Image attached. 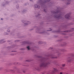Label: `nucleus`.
I'll use <instances>...</instances> for the list:
<instances>
[{
	"label": "nucleus",
	"mask_w": 74,
	"mask_h": 74,
	"mask_svg": "<svg viewBox=\"0 0 74 74\" xmlns=\"http://www.w3.org/2000/svg\"><path fill=\"white\" fill-rule=\"evenodd\" d=\"M7 32H10V30H7Z\"/></svg>",
	"instance_id": "12"
},
{
	"label": "nucleus",
	"mask_w": 74,
	"mask_h": 74,
	"mask_svg": "<svg viewBox=\"0 0 74 74\" xmlns=\"http://www.w3.org/2000/svg\"><path fill=\"white\" fill-rule=\"evenodd\" d=\"M1 20H3V18H1Z\"/></svg>",
	"instance_id": "20"
},
{
	"label": "nucleus",
	"mask_w": 74,
	"mask_h": 74,
	"mask_svg": "<svg viewBox=\"0 0 74 74\" xmlns=\"http://www.w3.org/2000/svg\"><path fill=\"white\" fill-rule=\"evenodd\" d=\"M30 1H32V0H29Z\"/></svg>",
	"instance_id": "21"
},
{
	"label": "nucleus",
	"mask_w": 74,
	"mask_h": 74,
	"mask_svg": "<svg viewBox=\"0 0 74 74\" xmlns=\"http://www.w3.org/2000/svg\"><path fill=\"white\" fill-rule=\"evenodd\" d=\"M70 60H68V61L69 62H70L71 61H73V60H71L70 58H69Z\"/></svg>",
	"instance_id": "5"
},
{
	"label": "nucleus",
	"mask_w": 74,
	"mask_h": 74,
	"mask_svg": "<svg viewBox=\"0 0 74 74\" xmlns=\"http://www.w3.org/2000/svg\"><path fill=\"white\" fill-rule=\"evenodd\" d=\"M47 66V64H45V63H44V62H43V63H42L40 65V67H45Z\"/></svg>",
	"instance_id": "1"
},
{
	"label": "nucleus",
	"mask_w": 74,
	"mask_h": 74,
	"mask_svg": "<svg viewBox=\"0 0 74 74\" xmlns=\"http://www.w3.org/2000/svg\"><path fill=\"white\" fill-rule=\"evenodd\" d=\"M16 41L18 42V40H16Z\"/></svg>",
	"instance_id": "24"
},
{
	"label": "nucleus",
	"mask_w": 74,
	"mask_h": 74,
	"mask_svg": "<svg viewBox=\"0 0 74 74\" xmlns=\"http://www.w3.org/2000/svg\"><path fill=\"white\" fill-rule=\"evenodd\" d=\"M36 69L37 70H38V69L36 68Z\"/></svg>",
	"instance_id": "22"
},
{
	"label": "nucleus",
	"mask_w": 74,
	"mask_h": 74,
	"mask_svg": "<svg viewBox=\"0 0 74 74\" xmlns=\"http://www.w3.org/2000/svg\"><path fill=\"white\" fill-rule=\"evenodd\" d=\"M22 22L25 25H28L29 24V23H30V22H27V23H24L25 22H26V21H25V20H22Z\"/></svg>",
	"instance_id": "3"
},
{
	"label": "nucleus",
	"mask_w": 74,
	"mask_h": 74,
	"mask_svg": "<svg viewBox=\"0 0 74 74\" xmlns=\"http://www.w3.org/2000/svg\"><path fill=\"white\" fill-rule=\"evenodd\" d=\"M52 12L53 13H55V12L54 11H52Z\"/></svg>",
	"instance_id": "18"
},
{
	"label": "nucleus",
	"mask_w": 74,
	"mask_h": 74,
	"mask_svg": "<svg viewBox=\"0 0 74 74\" xmlns=\"http://www.w3.org/2000/svg\"><path fill=\"white\" fill-rule=\"evenodd\" d=\"M8 48H10V47H8Z\"/></svg>",
	"instance_id": "27"
},
{
	"label": "nucleus",
	"mask_w": 74,
	"mask_h": 74,
	"mask_svg": "<svg viewBox=\"0 0 74 74\" xmlns=\"http://www.w3.org/2000/svg\"><path fill=\"white\" fill-rule=\"evenodd\" d=\"M15 54H11V55H14Z\"/></svg>",
	"instance_id": "19"
},
{
	"label": "nucleus",
	"mask_w": 74,
	"mask_h": 74,
	"mask_svg": "<svg viewBox=\"0 0 74 74\" xmlns=\"http://www.w3.org/2000/svg\"><path fill=\"white\" fill-rule=\"evenodd\" d=\"M63 72H60V74H63Z\"/></svg>",
	"instance_id": "13"
},
{
	"label": "nucleus",
	"mask_w": 74,
	"mask_h": 74,
	"mask_svg": "<svg viewBox=\"0 0 74 74\" xmlns=\"http://www.w3.org/2000/svg\"><path fill=\"white\" fill-rule=\"evenodd\" d=\"M27 49H28V50H29V46H28L27 47Z\"/></svg>",
	"instance_id": "11"
},
{
	"label": "nucleus",
	"mask_w": 74,
	"mask_h": 74,
	"mask_svg": "<svg viewBox=\"0 0 74 74\" xmlns=\"http://www.w3.org/2000/svg\"><path fill=\"white\" fill-rule=\"evenodd\" d=\"M62 67H64L65 66V64H62Z\"/></svg>",
	"instance_id": "9"
},
{
	"label": "nucleus",
	"mask_w": 74,
	"mask_h": 74,
	"mask_svg": "<svg viewBox=\"0 0 74 74\" xmlns=\"http://www.w3.org/2000/svg\"><path fill=\"white\" fill-rule=\"evenodd\" d=\"M16 7L17 8H18V7H19V5H16Z\"/></svg>",
	"instance_id": "14"
},
{
	"label": "nucleus",
	"mask_w": 74,
	"mask_h": 74,
	"mask_svg": "<svg viewBox=\"0 0 74 74\" xmlns=\"http://www.w3.org/2000/svg\"><path fill=\"white\" fill-rule=\"evenodd\" d=\"M51 31V29L49 30H47L48 31Z\"/></svg>",
	"instance_id": "15"
},
{
	"label": "nucleus",
	"mask_w": 74,
	"mask_h": 74,
	"mask_svg": "<svg viewBox=\"0 0 74 74\" xmlns=\"http://www.w3.org/2000/svg\"><path fill=\"white\" fill-rule=\"evenodd\" d=\"M50 1V0H47L46 1H44V3H45L49 1Z\"/></svg>",
	"instance_id": "7"
},
{
	"label": "nucleus",
	"mask_w": 74,
	"mask_h": 74,
	"mask_svg": "<svg viewBox=\"0 0 74 74\" xmlns=\"http://www.w3.org/2000/svg\"><path fill=\"white\" fill-rule=\"evenodd\" d=\"M70 16V13L67 14L65 15V17L66 18H68Z\"/></svg>",
	"instance_id": "2"
},
{
	"label": "nucleus",
	"mask_w": 74,
	"mask_h": 74,
	"mask_svg": "<svg viewBox=\"0 0 74 74\" xmlns=\"http://www.w3.org/2000/svg\"><path fill=\"white\" fill-rule=\"evenodd\" d=\"M54 71H57V70L56 69H55V68H54Z\"/></svg>",
	"instance_id": "10"
},
{
	"label": "nucleus",
	"mask_w": 74,
	"mask_h": 74,
	"mask_svg": "<svg viewBox=\"0 0 74 74\" xmlns=\"http://www.w3.org/2000/svg\"><path fill=\"white\" fill-rule=\"evenodd\" d=\"M27 62H29L30 61L28 60H26Z\"/></svg>",
	"instance_id": "17"
},
{
	"label": "nucleus",
	"mask_w": 74,
	"mask_h": 74,
	"mask_svg": "<svg viewBox=\"0 0 74 74\" xmlns=\"http://www.w3.org/2000/svg\"><path fill=\"white\" fill-rule=\"evenodd\" d=\"M35 7L36 8H40V6L39 5H37L36 4L35 5Z\"/></svg>",
	"instance_id": "4"
},
{
	"label": "nucleus",
	"mask_w": 74,
	"mask_h": 74,
	"mask_svg": "<svg viewBox=\"0 0 74 74\" xmlns=\"http://www.w3.org/2000/svg\"><path fill=\"white\" fill-rule=\"evenodd\" d=\"M38 43L40 44H41L42 43V42L40 41Z\"/></svg>",
	"instance_id": "8"
},
{
	"label": "nucleus",
	"mask_w": 74,
	"mask_h": 74,
	"mask_svg": "<svg viewBox=\"0 0 74 74\" xmlns=\"http://www.w3.org/2000/svg\"><path fill=\"white\" fill-rule=\"evenodd\" d=\"M65 74H68V73H65Z\"/></svg>",
	"instance_id": "25"
},
{
	"label": "nucleus",
	"mask_w": 74,
	"mask_h": 74,
	"mask_svg": "<svg viewBox=\"0 0 74 74\" xmlns=\"http://www.w3.org/2000/svg\"><path fill=\"white\" fill-rule=\"evenodd\" d=\"M7 34V35H8V33Z\"/></svg>",
	"instance_id": "26"
},
{
	"label": "nucleus",
	"mask_w": 74,
	"mask_h": 74,
	"mask_svg": "<svg viewBox=\"0 0 74 74\" xmlns=\"http://www.w3.org/2000/svg\"><path fill=\"white\" fill-rule=\"evenodd\" d=\"M3 40H0V43H1L3 42Z\"/></svg>",
	"instance_id": "6"
},
{
	"label": "nucleus",
	"mask_w": 74,
	"mask_h": 74,
	"mask_svg": "<svg viewBox=\"0 0 74 74\" xmlns=\"http://www.w3.org/2000/svg\"><path fill=\"white\" fill-rule=\"evenodd\" d=\"M53 49L52 47H50V49Z\"/></svg>",
	"instance_id": "16"
},
{
	"label": "nucleus",
	"mask_w": 74,
	"mask_h": 74,
	"mask_svg": "<svg viewBox=\"0 0 74 74\" xmlns=\"http://www.w3.org/2000/svg\"><path fill=\"white\" fill-rule=\"evenodd\" d=\"M10 42V40H8V42Z\"/></svg>",
	"instance_id": "23"
}]
</instances>
